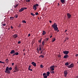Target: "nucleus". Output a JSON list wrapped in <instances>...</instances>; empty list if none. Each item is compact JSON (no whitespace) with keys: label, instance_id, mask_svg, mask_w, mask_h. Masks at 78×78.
Segmentation results:
<instances>
[{"label":"nucleus","instance_id":"nucleus-1","mask_svg":"<svg viewBox=\"0 0 78 78\" xmlns=\"http://www.w3.org/2000/svg\"><path fill=\"white\" fill-rule=\"evenodd\" d=\"M12 69L11 67H10L9 68L7 66L5 69V73H7L8 74H10L11 73V71L12 70Z\"/></svg>","mask_w":78,"mask_h":78},{"label":"nucleus","instance_id":"nucleus-2","mask_svg":"<svg viewBox=\"0 0 78 78\" xmlns=\"http://www.w3.org/2000/svg\"><path fill=\"white\" fill-rule=\"evenodd\" d=\"M57 26V24H56V23H55L53 25H51V27H52V28H53L55 31H57L58 30Z\"/></svg>","mask_w":78,"mask_h":78},{"label":"nucleus","instance_id":"nucleus-3","mask_svg":"<svg viewBox=\"0 0 78 78\" xmlns=\"http://www.w3.org/2000/svg\"><path fill=\"white\" fill-rule=\"evenodd\" d=\"M64 73V76L66 78L67 77V74H68V72L67 71H65Z\"/></svg>","mask_w":78,"mask_h":78},{"label":"nucleus","instance_id":"nucleus-4","mask_svg":"<svg viewBox=\"0 0 78 78\" xmlns=\"http://www.w3.org/2000/svg\"><path fill=\"white\" fill-rule=\"evenodd\" d=\"M54 67H55V66L54 65L51 66L50 67V69H51V71H53V70H55V69H54Z\"/></svg>","mask_w":78,"mask_h":78},{"label":"nucleus","instance_id":"nucleus-5","mask_svg":"<svg viewBox=\"0 0 78 78\" xmlns=\"http://www.w3.org/2000/svg\"><path fill=\"white\" fill-rule=\"evenodd\" d=\"M67 17L68 19H70L71 18V17L72 16V15H70L69 13H67Z\"/></svg>","mask_w":78,"mask_h":78},{"label":"nucleus","instance_id":"nucleus-6","mask_svg":"<svg viewBox=\"0 0 78 78\" xmlns=\"http://www.w3.org/2000/svg\"><path fill=\"white\" fill-rule=\"evenodd\" d=\"M12 36L15 39H16V38H17V37H18V35L17 34H15L14 35H12Z\"/></svg>","mask_w":78,"mask_h":78},{"label":"nucleus","instance_id":"nucleus-7","mask_svg":"<svg viewBox=\"0 0 78 78\" xmlns=\"http://www.w3.org/2000/svg\"><path fill=\"white\" fill-rule=\"evenodd\" d=\"M73 63H72L70 64V65L69 66H67V67L68 68H72L73 67Z\"/></svg>","mask_w":78,"mask_h":78},{"label":"nucleus","instance_id":"nucleus-8","mask_svg":"<svg viewBox=\"0 0 78 78\" xmlns=\"http://www.w3.org/2000/svg\"><path fill=\"white\" fill-rule=\"evenodd\" d=\"M63 53L65 55H67V54H69V51H63Z\"/></svg>","mask_w":78,"mask_h":78},{"label":"nucleus","instance_id":"nucleus-9","mask_svg":"<svg viewBox=\"0 0 78 78\" xmlns=\"http://www.w3.org/2000/svg\"><path fill=\"white\" fill-rule=\"evenodd\" d=\"M14 69L15 70L17 71V72H19V68H18V67L17 66H16L15 67Z\"/></svg>","mask_w":78,"mask_h":78},{"label":"nucleus","instance_id":"nucleus-10","mask_svg":"<svg viewBox=\"0 0 78 78\" xmlns=\"http://www.w3.org/2000/svg\"><path fill=\"white\" fill-rule=\"evenodd\" d=\"M43 77L44 78H47V76L46 75V73H44L43 74Z\"/></svg>","mask_w":78,"mask_h":78},{"label":"nucleus","instance_id":"nucleus-11","mask_svg":"<svg viewBox=\"0 0 78 78\" xmlns=\"http://www.w3.org/2000/svg\"><path fill=\"white\" fill-rule=\"evenodd\" d=\"M31 64L33 65V66L34 67H36V63L34 62H32Z\"/></svg>","mask_w":78,"mask_h":78},{"label":"nucleus","instance_id":"nucleus-12","mask_svg":"<svg viewBox=\"0 0 78 78\" xmlns=\"http://www.w3.org/2000/svg\"><path fill=\"white\" fill-rule=\"evenodd\" d=\"M31 67V66H29L28 68V70H30V71H33V69H30Z\"/></svg>","mask_w":78,"mask_h":78},{"label":"nucleus","instance_id":"nucleus-13","mask_svg":"<svg viewBox=\"0 0 78 78\" xmlns=\"http://www.w3.org/2000/svg\"><path fill=\"white\" fill-rule=\"evenodd\" d=\"M10 54H13L15 53V51L14 50H12L11 51V52H10Z\"/></svg>","mask_w":78,"mask_h":78},{"label":"nucleus","instance_id":"nucleus-14","mask_svg":"<svg viewBox=\"0 0 78 78\" xmlns=\"http://www.w3.org/2000/svg\"><path fill=\"white\" fill-rule=\"evenodd\" d=\"M23 11H24V9H23V8H22L20 9L19 10V12H22Z\"/></svg>","mask_w":78,"mask_h":78},{"label":"nucleus","instance_id":"nucleus-15","mask_svg":"<svg viewBox=\"0 0 78 78\" xmlns=\"http://www.w3.org/2000/svg\"><path fill=\"white\" fill-rule=\"evenodd\" d=\"M33 8V9H34V10H36V9H37V7L36 6V5H34Z\"/></svg>","mask_w":78,"mask_h":78},{"label":"nucleus","instance_id":"nucleus-16","mask_svg":"<svg viewBox=\"0 0 78 78\" xmlns=\"http://www.w3.org/2000/svg\"><path fill=\"white\" fill-rule=\"evenodd\" d=\"M67 57H69V55H66L64 56V58H65V59H67Z\"/></svg>","mask_w":78,"mask_h":78},{"label":"nucleus","instance_id":"nucleus-17","mask_svg":"<svg viewBox=\"0 0 78 78\" xmlns=\"http://www.w3.org/2000/svg\"><path fill=\"white\" fill-rule=\"evenodd\" d=\"M47 73V75H47L48 76H50V72L49 71H48V72H47L46 73Z\"/></svg>","mask_w":78,"mask_h":78},{"label":"nucleus","instance_id":"nucleus-18","mask_svg":"<svg viewBox=\"0 0 78 78\" xmlns=\"http://www.w3.org/2000/svg\"><path fill=\"white\" fill-rule=\"evenodd\" d=\"M56 41V39L55 38H53L52 39V42H55Z\"/></svg>","mask_w":78,"mask_h":78},{"label":"nucleus","instance_id":"nucleus-19","mask_svg":"<svg viewBox=\"0 0 78 78\" xmlns=\"http://www.w3.org/2000/svg\"><path fill=\"white\" fill-rule=\"evenodd\" d=\"M45 34H46V32H45V31L43 30V35H45Z\"/></svg>","mask_w":78,"mask_h":78},{"label":"nucleus","instance_id":"nucleus-20","mask_svg":"<svg viewBox=\"0 0 78 78\" xmlns=\"http://www.w3.org/2000/svg\"><path fill=\"white\" fill-rule=\"evenodd\" d=\"M68 65H69V62H66L65 64V66H68Z\"/></svg>","mask_w":78,"mask_h":78},{"label":"nucleus","instance_id":"nucleus-21","mask_svg":"<svg viewBox=\"0 0 78 78\" xmlns=\"http://www.w3.org/2000/svg\"><path fill=\"white\" fill-rule=\"evenodd\" d=\"M60 1L61 3H64L65 2L64 0H60Z\"/></svg>","mask_w":78,"mask_h":78},{"label":"nucleus","instance_id":"nucleus-22","mask_svg":"<svg viewBox=\"0 0 78 78\" xmlns=\"http://www.w3.org/2000/svg\"><path fill=\"white\" fill-rule=\"evenodd\" d=\"M44 44H45V42H44V41H43L42 42V45L43 46H44Z\"/></svg>","mask_w":78,"mask_h":78},{"label":"nucleus","instance_id":"nucleus-23","mask_svg":"<svg viewBox=\"0 0 78 78\" xmlns=\"http://www.w3.org/2000/svg\"><path fill=\"white\" fill-rule=\"evenodd\" d=\"M17 6H18V4H16V5L14 6V7H15V8H17Z\"/></svg>","mask_w":78,"mask_h":78},{"label":"nucleus","instance_id":"nucleus-24","mask_svg":"<svg viewBox=\"0 0 78 78\" xmlns=\"http://www.w3.org/2000/svg\"><path fill=\"white\" fill-rule=\"evenodd\" d=\"M15 53L16 55H19V52H16Z\"/></svg>","mask_w":78,"mask_h":78},{"label":"nucleus","instance_id":"nucleus-25","mask_svg":"<svg viewBox=\"0 0 78 78\" xmlns=\"http://www.w3.org/2000/svg\"><path fill=\"white\" fill-rule=\"evenodd\" d=\"M39 51H41V45H39Z\"/></svg>","mask_w":78,"mask_h":78},{"label":"nucleus","instance_id":"nucleus-26","mask_svg":"<svg viewBox=\"0 0 78 78\" xmlns=\"http://www.w3.org/2000/svg\"><path fill=\"white\" fill-rule=\"evenodd\" d=\"M50 72H51V73H52V74H54V73H55V72L54 71H50Z\"/></svg>","mask_w":78,"mask_h":78},{"label":"nucleus","instance_id":"nucleus-27","mask_svg":"<svg viewBox=\"0 0 78 78\" xmlns=\"http://www.w3.org/2000/svg\"><path fill=\"white\" fill-rule=\"evenodd\" d=\"M22 22L23 23H27V22H26V21H25V20H23L22 21Z\"/></svg>","mask_w":78,"mask_h":78},{"label":"nucleus","instance_id":"nucleus-28","mask_svg":"<svg viewBox=\"0 0 78 78\" xmlns=\"http://www.w3.org/2000/svg\"><path fill=\"white\" fill-rule=\"evenodd\" d=\"M10 19L11 20H13V19H14V17H10Z\"/></svg>","mask_w":78,"mask_h":78},{"label":"nucleus","instance_id":"nucleus-29","mask_svg":"<svg viewBox=\"0 0 78 78\" xmlns=\"http://www.w3.org/2000/svg\"><path fill=\"white\" fill-rule=\"evenodd\" d=\"M31 14L32 16H35V14L34 15L33 13H31Z\"/></svg>","mask_w":78,"mask_h":78},{"label":"nucleus","instance_id":"nucleus-30","mask_svg":"<svg viewBox=\"0 0 78 78\" xmlns=\"http://www.w3.org/2000/svg\"><path fill=\"white\" fill-rule=\"evenodd\" d=\"M41 41H42V39H41L40 40H38V42H39L40 43H41Z\"/></svg>","mask_w":78,"mask_h":78},{"label":"nucleus","instance_id":"nucleus-31","mask_svg":"<svg viewBox=\"0 0 78 78\" xmlns=\"http://www.w3.org/2000/svg\"><path fill=\"white\" fill-rule=\"evenodd\" d=\"M15 17L16 18H17V17H18V15H15Z\"/></svg>","mask_w":78,"mask_h":78},{"label":"nucleus","instance_id":"nucleus-32","mask_svg":"<svg viewBox=\"0 0 78 78\" xmlns=\"http://www.w3.org/2000/svg\"><path fill=\"white\" fill-rule=\"evenodd\" d=\"M26 1L27 2H30V0H26Z\"/></svg>","mask_w":78,"mask_h":78},{"label":"nucleus","instance_id":"nucleus-33","mask_svg":"<svg viewBox=\"0 0 78 78\" xmlns=\"http://www.w3.org/2000/svg\"><path fill=\"white\" fill-rule=\"evenodd\" d=\"M43 41H44V42H46V41H46V39H44L43 40Z\"/></svg>","mask_w":78,"mask_h":78},{"label":"nucleus","instance_id":"nucleus-34","mask_svg":"<svg viewBox=\"0 0 78 78\" xmlns=\"http://www.w3.org/2000/svg\"><path fill=\"white\" fill-rule=\"evenodd\" d=\"M35 14L36 16H37V15L39 14V13L38 12H37L35 13Z\"/></svg>","mask_w":78,"mask_h":78},{"label":"nucleus","instance_id":"nucleus-35","mask_svg":"<svg viewBox=\"0 0 78 78\" xmlns=\"http://www.w3.org/2000/svg\"><path fill=\"white\" fill-rule=\"evenodd\" d=\"M40 67L41 68H43V65H41L40 66Z\"/></svg>","mask_w":78,"mask_h":78},{"label":"nucleus","instance_id":"nucleus-36","mask_svg":"<svg viewBox=\"0 0 78 78\" xmlns=\"http://www.w3.org/2000/svg\"><path fill=\"white\" fill-rule=\"evenodd\" d=\"M34 5H35L36 6H39V5L37 4Z\"/></svg>","mask_w":78,"mask_h":78},{"label":"nucleus","instance_id":"nucleus-37","mask_svg":"<svg viewBox=\"0 0 78 78\" xmlns=\"http://www.w3.org/2000/svg\"><path fill=\"white\" fill-rule=\"evenodd\" d=\"M21 43V41H19L18 42V44H20Z\"/></svg>","mask_w":78,"mask_h":78},{"label":"nucleus","instance_id":"nucleus-38","mask_svg":"<svg viewBox=\"0 0 78 78\" xmlns=\"http://www.w3.org/2000/svg\"><path fill=\"white\" fill-rule=\"evenodd\" d=\"M23 9H24H24H27V8L23 7Z\"/></svg>","mask_w":78,"mask_h":78},{"label":"nucleus","instance_id":"nucleus-39","mask_svg":"<svg viewBox=\"0 0 78 78\" xmlns=\"http://www.w3.org/2000/svg\"><path fill=\"white\" fill-rule=\"evenodd\" d=\"M41 57H42L43 58H44V56L42 55H41Z\"/></svg>","mask_w":78,"mask_h":78},{"label":"nucleus","instance_id":"nucleus-40","mask_svg":"<svg viewBox=\"0 0 78 78\" xmlns=\"http://www.w3.org/2000/svg\"><path fill=\"white\" fill-rule=\"evenodd\" d=\"M2 25H3V26H5L6 25V24L4 23L3 24H2Z\"/></svg>","mask_w":78,"mask_h":78},{"label":"nucleus","instance_id":"nucleus-41","mask_svg":"<svg viewBox=\"0 0 78 78\" xmlns=\"http://www.w3.org/2000/svg\"><path fill=\"white\" fill-rule=\"evenodd\" d=\"M14 55H16L15 53H13V55H12V56H14Z\"/></svg>","mask_w":78,"mask_h":78},{"label":"nucleus","instance_id":"nucleus-42","mask_svg":"<svg viewBox=\"0 0 78 78\" xmlns=\"http://www.w3.org/2000/svg\"><path fill=\"white\" fill-rule=\"evenodd\" d=\"M21 26V24H19V26H18V27H19L20 28Z\"/></svg>","mask_w":78,"mask_h":78},{"label":"nucleus","instance_id":"nucleus-43","mask_svg":"<svg viewBox=\"0 0 78 78\" xmlns=\"http://www.w3.org/2000/svg\"><path fill=\"white\" fill-rule=\"evenodd\" d=\"M17 72V71H16V70H14V71H13V72Z\"/></svg>","mask_w":78,"mask_h":78},{"label":"nucleus","instance_id":"nucleus-44","mask_svg":"<svg viewBox=\"0 0 78 78\" xmlns=\"http://www.w3.org/2000/svg\"><path fill=\"white\" fill-rule=\"evenodd\" d=\"M44 46H42V47L41 48V50L42 49V50H44V48H43V47H44Z\"/></svg>","mask_w":78,"mask_h":78},{"label":"nucleus","instance_id":"nucleus-45","mask_svg":"<svg viewBox=\"0 0 78 78\" xmlns=\"http://www.w3.org/2000/svg\"><path fill=\"white\" fill-rule=\"evenodd\" d=\"M10 27L12 29H13V27L12 26H11Z\"/></svg>","mask_w":78,"mask_h":78},{"label":"nucleus","instance_id":"nucleus-46","mask_svg":"<svg viewBox=\"0 0 78 78\" xmlns=\"http://www.w3.org/2000/svg\"><path fill=\"white\" fill-rule=\"evenodd\" d=\"M66 39L67 40H68V39H69V38H68V37H66Z\"/></svg>","mask_w":78,"mask_h":78},{"label":"nucleus","instance_id":"nucleus-47","mask_svg":"<svg viewBox=\"0 0 78 78\" xmlns=\"http://www.w3.org/2000/svg\"><path fill=\"white\" fill-rule=\"evenodd\" d=\"M30 34H28V37H30Z\"/></svg>","mask_w":78,"mask_h":78},{"label":"nucleus","instance_id":"nucleus-48","mask_svg":"<svg viewBox=\"0 0 78 78\" xmlns=\"http://www.w3.org/2000/svg\"><path fill=\"white\" fill-rule=\"evenodd\" d=\"M46 41H48V38H46Z\"/></svg>","mask_w":78,"mask_h":78},{"label":"nucleus","instance_id":"nucleus-49","mask_svg":"<svg viewBox=\"0 0 78 78\" xmlns=\"http://www.w3.org/2000/svg\"><path fill=\"white\" fill-rule=\"evenodd\" d=\"M14 63H12V66H14Z\"/></svg>","mask_w":78,"mask_h":78},{"label":"nucleus","instance_id":"nucleus-50","mask_svg":"<svg viewBox=\"0 0 78 78\" xmlns=\"http://www.w3.org/2000/svg\"><path fill=\"white\" fill-rule=\"evenodd\" d=\"M6 63H7V64H8V60L6 61Z\"/></svg>","mask_w":78,"mask_h":78},{"label":"nucleus","instance_id":"nucleus-51","mask_svg":"<svg viewBox=\"0 0 78 78\" xmlns=\"http://www.w3.org/2000/svg\"><path fill=\"white\" fill-rule=\"evenodd\" d=\"M41 53H42V51H41V53H40V54H41Z\"/></svg>","mask_w":78,"mask_h":78},{"label":"nucleus","instance_id":"nucleus-52","mask_svg":"<svg viewBox=\"0 0 78 78\" xmlns=\"http://www.w3.org/2000/svg\"><path fill=\"white\" fill-rule=\"evenodd\" d=\"M37 49V51L38 52H39V48H38Z\"/></svg>","mask_w":78,"mask_h":78},{"label":"nucleus","instance_id":"nucleus-53","mask_svg":"<svg viewBox=\"0 0 78 78\" xmlns=\"http://www.w3.org/2000/svg\"><path fill=\"white\" fill-rule=\"evenodd\" d=\"M57 5H58V6H59V3H58L57 4Z\"/></svg>","mask_w":78,"mask_h":78},{"label":"nucleus","instance_id":"nucleus-54","mask_svg":"<svg viewBox=\"0 0 78 78\" xmlns=\"http://www.w3.org/2000/svg\"><path fill=\"white\" fill-rule=\"evenodd\" d=\"M49 22H50V23H51V22H52L50 20H49Z\"/></svg>","mask_w":78,"mask_h":78},{"label":"nucleus","instance_id":"nucleus-55","mask_svg":"<svg viewBox=\"0 0 78 78\" xmlns=\"http://www.w3.org/2000/svg\"><path fill=\"white\" fill-rule=\"evenodd\" d=\"M78 54H76V57L78 56Z\"/></svg>","mask_w":78,"mask_h":78},{"label":"nucleus","instance_id":"nucleus-56","mask_svg":"<svg viewBox=\"0 0 78 78\" xmlns=\"http://www.w3.org/2000/svg\"><path fill=\"white\" fill-rule=\"evenodd\" d=\"M8 61V59H6L5 60V61Z\"/></svg>","mask_w":78,"mask_h":78},{"label":"nucleus","instance_id":"nucleus-57","mask_svg":"<svg viewBox=\"0 0 78 78\" xmlns=\"http://www.w3.org/2000/svg\"><path fill=\"white\" fill-rule=\"evenodd\" d=\"M1 63H2V64H4L5 63L4 62H2Z\"/></svg>","mask_w":78,"mask_h":78},{"label":"nucleus","instance_id":"nucleus-58","mask_svg":"<svg viewBox=\"0 0 78 78\" xmlns=\"http://www.w3.org/2000/svg\"><path fill=\"white\" fill-rule=\"evenodd\" d=\"M67 30H65V33H66L67 31Z\"/></svg>","mask_w":78,"mask_h":78},{"label":"nucleus","instance_id":"nucleus-59","mask_svg":"<svg viewBox=\"0 0 78 78\" xmlns=\"http://www.w3.org/2000/svg\"><path fill=\"white\" fill-rule=\"evenodd\" d=\"M43 50H44L42 49L41 50V51H42H42H43Z\"/></svg>","mask_w":78,"mask_h":78},{"label":"nucleus","instance_id":"nucleus-60","mask_svg":"<svg viewBox=\"0 0 78 78\" xmlns=\"http://www.w3.org/2000/svg\"><path fill=\"white\" fill-rule=\"evenodd\" d=\"M58 57L59 58H60L61 57V55H59Z\"/></svg>","mask_w":78,"mask_h":78},{"label":"nucleus","instance_id":"nucleus-61","mask_svg":"<svg viewBox=\"0 0 78 78\" xmlns=\"http://www.w3.org/2000/svg\"><path fill=\"white\" fill-rule=\"evenodd\" d=\"M24 56L25 55V53H24Z\"/></svg>","mask_w":78,"mask_h":78},{"label":"nucleus","instance_id":"nucleus-62","mask_svg":"<svg viewBox=\"0 0 78 78\" xmlns=\"http://www.w3.org/2000/svg\"><path fill=\"white\" fill-rule=\"evenodd\" d=\"M51 37H52V36H51L50 37V38H51Z\"/></svg>","mask_w":78,"mask_h":78},{"label":"nucleus","instance_id":"nucleus-63","mask_svg":"<svg viewBox=\"0 0 78 78\" xmlns=\"http://www.w3.org/2000/svg\"><path fill=\"white\" fill-rule=\"evenodd\" d=\"M2 61H0V63H2Z\"/></svg>","mask_w":78,"mask_h":78},{"label":"nucleus","instance_id":"nucleus-64","mask_svg":"<svg viewBox=\"0 0 78 78\" xmlns=\"http://www.w3.org/2000/svg\"><path fill=\"white\" fill-rule=\"evenodd\" d=\"M76 77L77 78H78V75Z\"/></svg>","mask_w":78,"mask_h":78}]
</instances>
